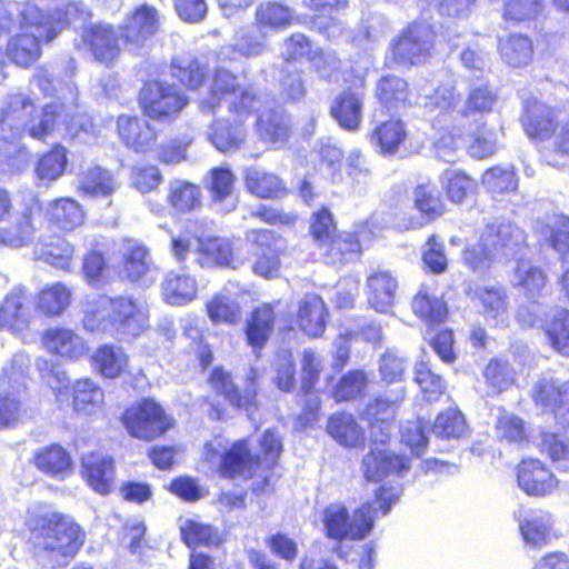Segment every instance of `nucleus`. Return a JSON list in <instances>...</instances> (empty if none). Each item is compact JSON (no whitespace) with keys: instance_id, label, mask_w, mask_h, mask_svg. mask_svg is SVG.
<instances>
[{"instance_id":"1","label":"nucleus","mask_w":569,"mask_h":569,"mask_svg":"<svg viewBox=\"0 0 569 569\" xmlns=\"http://www.w3.org/2000/svg\"><path fill=\"white\" fill-rule=\"evenodd\" d=\"M160 27L158 9L142 3L133 8L119 26L98 21L82 27L80 47L92 61L110 68L119 61L123 50L139 53L147 41L157 36Z\"/></svg>"},{"instance_id":"2","label":"nucleus","mask_w":569,"mask_h":569,"mask_svg":"<svg viewBox=\"0 0 569 569\" xmlns=\"http://www.w3.org/2000/svg\"><path fill=\"white\" fill-rule=\"evenodd\" d=\"M28 545L34 556L67 567L86 542V531L68 513L57 510H37L27 516Z\"/></svg>"},{"instance_id":"3","label":"nucleus","mask_w":569,"mask_h":569,"mask_svg":"<svg viewBox=\"0 0 569 569\" xmlns=\"http://www.w3.org/2000/svg\"><path fill=\"white\" fill-rule=\"evenodd\" d=\"M397 500L392 487L380 486L372 500L361 502L352 511L343 502H331L321 512L323 535L336 543L363 540L373 531L377 518L387 516Z\"/></svg>"},{"instance_id":"4","label":"nucleus","mask_w":569,"mask_h":569,"mask_svg":"<svg viewBox=\"0 0 569 569\" xmlns=\"http://www.w3.org/2000/svg\"><path fill=\"white\" fill-rule=\"evenodd\" d=\"M207 385L212 393L223 401H218L209 396L202 398L207 405V415L211 420L226 421L231 418L229 408L238 412L251 416L260 409L259 401V372L251 368L246 377L244 387L241 388L231 371L223 366L211 368L207 376Z\"/></svg>"},{"instance_id":"5","label":"nucleus","mask_w":569,"mask_h":569,"mask_svg":"<svg viewBox=\"0 0 569 569\" xmlns=\"http://www.w3.org/2000/svg\"><path fill=\"white\" fill-rule=\"evenodd\" d=\"M522 236V230L510 222L487 223L477 241L465 246L461 261L471 273L486 278L497 258L513 251Z\"/></svg>"},{"instance_id":"6","label":"nucleus","mask_w":569,"mask_h":569,"mask_svg":"<svg viewBox=\"0 0 569 569\" xmlns=\"http://www.w3.org/2000/svg\"><path fill=\"white\" fill-rule=\"evenodd\" d=\"M520 123L531 141H550L546 149L550 164L558 167L562 160L569 159V119L560 123L553 107L537 100L527 101Z\"/></svg>"},{"instance_id":"7","label":"nucleus","mask_w":569,"mask_h":569,"mask_svg":"<svg viewBox=\"0 0 569 569\" xmlns=\"http://www.w3.org/2000/svg\"><path fill=\"white\" fill-rule=\"evenodd\" d=\"M88 321L117 340L131 339L148 330L149 312L132 297H103Z\"/></svg>"},{"instance_id":"8","label":"nucleus","mask_w":569,"mask_h":569,"mask_svg":"<svg viewBox=\"0 0 569 569\" xmlns=\"http://www.w3.org/2000/svg\"><path fill=\"white\" fill-rule=\"evenodd\" d=\"M58 33L48 16L36 7H27L20 13L19 31L7 42V58L14 66L28 69L40 59L42 44L52 41Z\"/></svg>"},{"instance_id":"9","label":"nucleus","mask_w":569,"mask_h":569,"mask_svg":"<svg viewBox=\"0 0 569 569\" xmlns=\"http://www.w3.org/2000/svg\"><path fill=\"white\" fill-rule=\"evenodd\" d=\"M63 107L58 102H50L42 107L40 119L31 123L37 113V107L31 99L23 97L10 101L1 111L0 130L9 133L12 139L21 138L24 131L34 139L44 140L54 130Z\"/></svg>"},{"instance_id":"10","label":"nucleus","mask_w":569,"mask_h":569,"mask_svg":"<svg viewBox=\"0 0 569 569\" xmlns=\"http://www.w3.org/2000/svg\"><path fill=\"white\" fill-rule=\"evenodd\" d=\"M119 420L127 433L139 441L152 442L176 427V419L154 397L146 396L122 410Z\"/></svg>"},{"instance_id":"11","label":"nucleus","mask_w":569,"mask_h":569,"mask_svg":"<svg viewBox=\"0 0 569 569\" xmlns=\"http://www.w3.org/2000/svg\"><path fill=\"white\" fill-rule=\"evenodd\" d=\"M137 103L146 118L159 123H171L189 106L190 99L177 83L149 78L138 90Z\"/></svg>"},{"instance_id":"12","label":"nucleus","mask_w":569,"mask_h":569,"mask_svg":"<svg viewBox=\"0 0 569 569\" xmlns=\"http://www.w3.org/2000/svg\"><path fill=\"white\" fill-rule=\"evenodd\" d=\"M437 32L432 24L413 20L408 22L389 43L390 66L411 69L427 63L433 56Z\"/></svg>"},{"instance_id":"13","label":"nucleus","mask_w":569,"mask_h":569,"mask_svg":"<svg viewBox=\"0 0 569 569\" xmlns=\"http://www.w3.org/2000/svg\"><path fill=\"white\" fill-rule=\"evenodd\" d=\"M259 93L243 92L229 104L231 119L218 120L210 132L211 143L221 152L238 150L248 136V120L258 111Z\"/></svg>"},{"instance_id":"14","label":"nucleus","mask_w":569,"mask_h":569,"mask_svg":"<svg viewBox=\"0 0 569 569\" xmlns=\"http://www.w3.org/2000/svg\"><path fill=\"white\" fill-rule=\"evenodd\" d=\"M329 319V308L322 297L307 293L298 302L296 321L288 318L279 327V335L289 339L299 330L309 339H319L323 337Z\"/></svg>"},{"instance_id":"15","label":"nucleus","mask_w":569,"mask_h":569,"mask_svg":"<svg viewBox=\"0 0 569 569\" xmlns=\"http://www.w3.org/2000/svg\"><path fill=\"white\" fill-rule=\"evenodd\" d=\"M280 236L267 228H253L246 232L251 247L250 268L253 274L266 280L276 279L281 271L283 250L277 246Z\"/></svg>"},{"instance_id":"16","label":"nucleus","mask_w":569,"mask_h":569,"mask_svg":"<svg viewBox=\"0 0 569 569\" xmlns=\"http://www.w3.org/2000/svg\"><path fill=\"white\" fill-rule=\"evenodd\" d=\"M375 237L373 226L369 221H360L350 231H338L320 247L322 257L329 266H346L358 260L363 252L362 244L371 242Z\"/></svg>"},{"instance_id":"17","label":"nucleus","mask_w":569,"mask_h":569,"mask_svg":"<svg viewBox=\"0 0 569 569\" xmlns=\"http://www.w3.org/2000/svg\"><path fill=\"white\" fill-rule=\"evenodd\" d=\"M220 477L226 479L253 478L259 470V458L252 448L250 437L233 440L220 456L217 467Z\"/></svg>"},{"instance_id":"18","label":"nucleus","mask_w":569,"mask_h":569,"mask_svg":"<svg viewBox=\"0 0 569 569\" xmlns=\"http://www.w3.org/2000/svg\"><path fill=\"white\" fill-rule=\"evenodd\" d=\"M41 348L50 356L63 362H77L89 353L83 337L66 326H52L40 335Z\"/></svg>"},{"instance_id":"19","label":"nucleus","mask_w":569,"mask_h":569,"mask_svg":"<svg viewBox=\"0 0 569 569\" xmlns=\"http://www.w3.org/2000/svg\"><path fill=\"white\" fill-rule=\"evenodd\" d=\"M41 211V203L34 199L20 211L10 214L0 226V247L22 249L29 247L36 239V217Z\"/></svg>"},{"instance_id":"20","label":"nucleus","mask_w":569,"mask_h":569,"mask_svg":"<svg viewBox=\"0 0 569 569\" xmlns=\"http://www.w3.org/2000/svg\"><path fill=\"white\" fill-rule=\"evenodd\" d=\"M373 98L383 113H396L415 104L409 80L396 73H383L375 82Z\"/></svg>"},{"instance_id":"21","label":"nucleus","mask_w":569,"mask_h":569,"mask_svg":"<svg viewBox=\"0 0 569 569\" xmlns=\"http://www.w3.org/2000/svg\"><path fill=\"white\" fill-rule=\"evenodd\" d=\"M80 476L96 493L110 495L116 485V459L100 450L88 451L80 458Z\"/></svg>"},{"instance_id":"22","label":"nucleus","mask_w":569,"mask_h":569,"mask_svg":"<svg viewBox=\"0 0 569 569\" xmlns=\"http://www.w3.org/2000/svg\"><path fill=\"white\" fill-rule=\"evenodd\" d=\"M279 305L280 300L261 302L247 315L242 328L243 337L254 352H260L273 335L279 318Z\"/></svg>"},{"instance_id":"23","label":"nucleus","mask_w":569,"mask_h":569,"mask_svg":"<svg viewBox=\"0 0 569 569\" xmlns=\"http://www.w3.org/2000/svg\"><path fill=\"white\" fill-rule=\"evenodd\" d=\"M515 472L517 485L528 496L546 497L558 489L559 480L539 458H522L516 465Z\"/></svg>"},{"instance_id":"24","label":"nucleus","mask_w":569,"mask_h":569,"mask_svg":"<svg viewBox=\"0 0 569 569\" xmlns=\"http://www.w3.org/2000/svg\"><path fill=\"white\" fill-rule=\"evenodd\" d=\"M386 440L381 438V445L375 440L362 458V475L368 481H379L391 475H401L410 468V459L402 453L389 450L385 446Z\"/></svg>"},{"instance_id":"25","label":"nucleus","mask_w":569,"mask_h":569,"mask_svg":"<svg viewBox=\"0 0 569 569\" xmlns=\"http://www.w3.org/2000/svg\"><path fill=\"white\" fill-rule=\"evenodd\" d=\"M372 149L381 157L396 156L409 140V129L400 117L390 116L376 122L367 133Z\"/></svg>"},{"instance_id":"26","label":"nucleus","mask_w":569,"mask_h":569,"mask_svg":"<svg viewBox=\"0 0 569 569\" xmlns=\"http://www.w3.org/2000/svg\"><path fill=\"white\" fill-rule=\"evenodd\" d=\"M405 399V389L390 399L376 396L362 409L361 418L367 421L372 438L389 439L396 423L398 409Z\"/></svg>"},{"instance_id":"27","label":"nucleus","mask_w":569,"mask_h":569,"mask_svg":"<svg viewBox=\"0 0 569 569\" xmlns=\"http://www.w3.org/2000/svg\"><path fill=\"white\" fill-rule=\"evenodd\" d=\"M149 120L137 114L118 116L117 133L127 149L143 154L154 147L158 140V130Z\"/></svg>"},{"instance_id":"28","label":"nucleus","mask_w":569,"mask_h":569,"mask_svg":"<svg viewBox=\"0 0 569 569\" xmlns=\"http://www.w3.org/2000/svg\"><path fill=\"white\" fill-rule=\"evenodd\" d=\"M169 73L184 91H199L210 78L208 63L199 56L183 52L173 56L169 62Z\"/></svg>"},{"instance_id":"29","label":"nucleus","mask_w":569,"mask_h":569,"mask_svg":"<svg viewBox=\"0 0 569 569\" xmlns=\"http://www.w3.org/2000/svg\"><path fill=\"white\" fill-rule=\"evenodd\" d=\"M467 127V152L477 160L493 156L499 149V139L505 136L502 126H492L485 118L463 120Z\"/></svg>"},{"instance_id":"30","label":"nucleus","mask_w":569,"mask_h":569,"mask_svg":"<svg viewBox=\"0 0 569 569\" xmlns=\"http://www.w3.org/2000/svg\"><path fill=\"white\" fill-rule=\"evenodd\" d=\"M531 399L537 406L551 412L556 419L569 423V380L541 378L532 389Z\"/></svg>"},{"instance_id":"31","label":"nucleus","mask_w":569,"mask_h":569,"mask_svg":"<svg viewBox=\"0 0 569 569\" xmlns=\"http://www.w3.org/2000/svg\"><path fill=\"white\" fill-rule=\"evenodd\" d=\"M242 179L246 191L256 199L280 200L290 192L286 180L274 171L250 167Z\"/></svg>"},{"instance_id":"32","label":"nucleus","mask_w":569,"mask_h":569,"mask_svg":"<svg viewBox=\"0 0 569 569\" xmlns=\"http://www.w3.org/2000/svg\"><path fill=\"white\" fill-rule=\"evenodd\" d=\"M326 432L338 445L348 449H362L367 442L365 428L355 415L346 410L336 411L328 417Z\"/></svg>"},{"instance_id":"33","label":"nucleus","mask_w":569,"mask_h":569,"mask_svg":"<svg viewBox=\"0 0 569 569\" xmlns=\"http://www.w3.org/2000/svg\"><path fill=\"white\" fill-rule=\"evenodd\" d=\"M363 104L361 92L346 89L333 98L329 113L342 130L357 132L362 124Z\"/></svg>"},{"instance_id":"34","label":"nucleus","mask_w":569,"mask_h":569,"mask_svg":"<svg viewBox=\"0 0 569 569\" xmlns=\"http://www.w3.org/2000/svg\"><path fill=\"white\" fill-rule=\"evenodd\" d=\"M20 372V367L12 365L2 373L0 389V430L16 428L23 419L26 406L19 389L10 388L11 382Z\"/></svg>"},{"instance_id":"35","label":"nucleus","mask_w":569,"mask_h":569,"mask_svg":"<svg viewBox=\"0 0 569 569\" xmlns=\"http://www.w3.org/2000/svg\"><path fill=\"white\" fill-rule=\"evenodd\" d=\"M164 200L172 214L184 216L202 207L203 194L198 183L174 178L168 183Z\"/></svg>"},{"instance_id":"36","label":"nucleus","mask_w":569,"mask_h":569,"mask_svg":"<svg viewBox=\"0 0 569 569\" xmlns=\"http://www.w3.org/2000/svg\"><path fill=\"white\" fill-rule=\"evenodd\" d=\"M46 219L50 227L72 232L84 224L87 213L83 206L71 197H58L48 202Z\"/></svg>"},{"instance_id":"37","label":"nucleus","mask_w":569,"mask_h":569,"mask_svg":"<svg viewBox=\"0 0 569 569\" xmlns=\"http://www.w3.org/2000/svg\"><path fill=\"white\" fill-rule=\"evenodd\" d=\"M31 462L38 471L56 479L67 478L74 467L71 453L58 442L37 449Z\"/></svg>"},{"instance_id":"38","label":"nucleus","mask_w":569,"mask_h":569,"mask_svg":"<svg viewBox=\"0 0 569 569\" xmlns=\"http://www.w3.org/2000/svg\"><path fill=\"white\" fill-rule=\"evenodd\" d=\"M243 92H256L251 88H244L238 80V76L226 68H216L211 77L208 96L200 102L201 108L213 111L220 107L227 98L239 99Z\"/></svg>"},{"instance_id":"39","label":"nucleus","mask_w":569,"mask_h":569,"mask_svg":"<svg viewBox=\"0 0 569 569\" xmlns=\"http://www.w3.org/2000/svg\"><path fill=\"white\" fill-rule=\"evenodd\" d=\"M261 102L259 97L258 111L253 114V128L259 139L271 144L287 142L291 134L288 117L274 109L261 110Z\"/></svg>"},{"instance_id":"40","label":"nucleus","mask_w":569,"mask_h":569,"mask_svg":"<svg viewBox=\"0 0 569 569\" xmlns=\"http://www.w3.org/2000/svg\"><path fill=\"white\" fill-rule=\"evenodd\" d=\"M412 202L425 223H432L448 212L443 193L430 180L413 187Z\"/></svg>"},{"instance_id":"41","label":"nucleus","mask_w":569,"mask_h":569,"mask_svg":"<svg viewBox=\"0 0 569 569\" xmlns=\"http://www.w3.org/2000/svg\"><path fill=\"white\" fill-rule=\"evenodd\" d=\"M72 289L62 281L43 286L34 296V310L46 318L60 317L70 306Z\"/></svg>"},{"instance_id":"42","label":"nucleus","mask_w":569,"mask_h":569,"mask_svg":"<svg viewBox=\"0 0 569 569\" xmlns=\"http://www.w3.org/2000/svg\"><path fill=\"white\" fill-rule=\"evenodd\" d=\"M411 310L428 327L443 323L449 316L447 302L442 297L433 295L426 283H422L412 297Z\"/></svg>"},{"instance_id":"43","label":"nucleus","mask_w":569,"mask_h":569,"mask_svg":"<svg viewBox=\"0 0 569 569\" xmlns=\"http://www.w3.org/2000/svg\"><path fill=\"white\" fill-rule=\"evenodd\" d=\"M367 301L378 312H387L395 303L398 281L388 270H377L367 278Z\"/></svg>"},{"instance_id":"44","label":"nucleus","mask_w":569,"mask_h":569,"mask_svg":"<svg viewBox=\"0 0 569 569\" xmlns=\"http://www.w3.org/2000/svg\"><path fill=\"white\" fill-rule=\"evenodd\" d=\"M160 293L166 303L184 306L197 298V281L188 273L169 271L161 282Z\"/></svg>"},{"instance_id":"45","label":"nucleus","mask_w":569,"mask_h":569,"mask_svg":"<svg viewBox=\"0 0 569 569\" xmlns=\"http://www.w3.org/2000/svg\"><path fill=\"white\" fill-rule=\"evenodd\" d=\"M37 252L39 259L57 269L69 271L73 267L74 246L62 236L53 234L40 240Z\"/></svg>"},{"instance_id":"46","label":"nucleus","mask_w":569,"mask_h":569,"mask_svg":"<svg viewBox=\"0 0 569 569\" xmlns=\"http://www.w3.org/2000/svg\"><path fill=\"white\" fill-rule=\"evenodd\" d=\"M430 431L440 440H458L469 435V426L463 412L453 406L436 415Z\"/></svg>"},{"instance_id":"47","label":"nucleus","mask_w":569,"mask_h":569,"mask_svg":"<svg viewBox=\"0 0 569 569\" xmlns=\"http://www.w3.org/2000/svg\"><path fill=\"white\" fill-rule=\"evenodd\" d=\"M90 361L102 377L116 379L126 372L129 357L121 347L104 343L94 350Z\"/></svg>"},{"instance_id":"48","label":"nucleus","mask_w":569,"mask_h":569,"mask_svg":"<svg viewBox=\"0 0 569 569\" xmlns=\"http://www.w3.org/2000/svg\"><path fill=\"white\" fill-rule=\"evenodd\" d=\"M198 261L201 266H218L234 269L237 266L232 243L220 237H209L200 240Z\"/></svg>"},{"instance_id":"49","label":"nucleus","mask_w":569,"mask_h":569,"mask_svg":"<svg viewBox=\"0 0 569 569\" xmlns=\"http://www.w3.org/2000/svg\"><path fill=\"white\" fill-rule=\"evenodd\" d=\"M498 52L510 68H523L533 60L532 40L521 33H511L498 42Z\"/></svg>"},{"instance_id":"50","label":"nucleus","mask_w":569,"mask_h":569,"mask_svg":"<svg viewBox=\"0 0 569 569\" xmlns=\"http://www.w3.org/2000/svg\"><path fill=\"white\" fill-rule=\"evenodd\" d=\"M204 311L213 325L236 326L242 318L240 303L230 295L214 292L204 303Z\"/></svg>"},{"instance_id":"51","label":"nucleus","mask_w":569,"mask_h":569,"mask_svg":"<svg viewBox=\"0 0 569 569\" xmlns=\"http://www.w3.org/2000/svg\"><path fill=\"white\" fill-rule=\"evenodd\" d=\"M103 390L90 378H80L70 387L72 409L77 413L91 415L103 403Z\"/></svg>"},{"instance_id":"52","label":"nucleus","mask_w":569,"mask_h":569,"mask_svg":"<svg viewBox=\"0 0 569 569\" xmlns=\"http://www.w3.org/2000/svg\"><path fill=\"white\" fill-rule=\"evenodd\" d=\"M297 21L292 10L278 1H266L256 8L254 24L261 30L282 31Z\"/></svg>"},{"instance_id":"53","label":"nucleus","mask_w":569,"mask_h":569,"mask_svg":"<svg viewBox=\"0 0 569 569\" xmlns=\"http://www.w3.org/2000/svg\"><path fill=\"white\" fill-rule=\"evenodd\" d=\"M497 102V92L489 82H481L468 89L463 107L459 111L461 120L483 118Z\"/></svg>"},{"instance_id":"54","label":"nucleus","mask_w":569,"mask_h":569,"mask_svg":"<svg viewBox=\"0 0 569 569\" xmlns=\"http://www.w3.org/2000/svg\"><path fill=\"white\" fill-rule=\"evenodd\" d=\"M445 198L453 204H461L476 194L478 183L476 179L461 169H448L441 179Z\"/></svg>"},{"instance_id":"55","label":"nucleus","mask_w":569,"mask_h":569,"mask_svg":"<svg viewBox=\"0 0 569 569\" xmlns=\"http://www.w3.org/2000/svg\"><path fill=\"white\" fill-rule=\"evenodd\" d=\"M515 287L528 298L536 300L549 286L547 271L541 266L519 262L515 268Z\"/></svg>"},{"instance_id":"56","label":"nucleus","mask_w":569,"mask_h":569,"mask_svg":"<svg viewBox=\"0 0 569 569\" xmlns=\"http://www.w3.org/2000/svg\"><path fill=\"white\" fill-rule=\"evenodd\" d=\"M150 269L149 249L142 242L129 244L122 254L119 277L130 282L141 280Z\"/></svg>"},{"instance_id":"57","label":"nucleus","mask_w":569,"mask_h":569,"mask_svg":"<svg viewBox=\"0 0 569 569\" xmlns=\"http://www.w3.org/2000/svg\"><path fill=\"white\" fill-rule=\"evenodd\" d=\"M183 336L188 340L184 355L194 360L201 371H206L214 360V351L208 333L198 326L189 325L184 328Z\"/></svg>"},{"instance_id":"58","label":"nucleus","mask_w":569,"mask_h":569,"mask_svg":"<svg viewBox=\"0 0 569 569\" xmlns=\"http://www.w3.org/2000/svg\"><path fill=\"white\" fill-rule=\"evenodd\" d=\"M481 182L493 199L515 193L518 189V177L512 167L492 166L483 172Z\"/></svg>"},{"instance_id":"59","label":"nucleus","mask_w":569,"mask_h":569,"mask_svg":"<svg viewBox=\"0 0 569 569\" xmlns=\"http://www.w3.org/2000/svg\"><path fill=\"white\" fill-rule=\"evenodd\" d=\"M67 164L68 149L61 143H54L39 157L34 172L38 179L50 182L64 173Z\"/></svg>"},{"instance_id":"60","label":"nucleus","mask_w":569,"mask_h":569,"mask_svg":"<svg viewBox=\"0 0 569 569\" xmlns=\"http://www.w3.org/2000/svg\"><path fill=\"white\" fill-rule=\"evenodd\" d=\"M550 347L562 356H569V310L557 309L542 326Z\"/></svg>"},{"instance_id":"61","label":"nucleus","mask_w":569,"mask_h":569,"mask_svg":"<svg viewBox=\"0 0 569 569\" xmlns=\"http://www.w3.org/2000/svg\"><path fill=\"white\" fill-rule=\"evenodd\" d=\"M369 383L368 376L362 369H352L343 373L331 390L336 403L348 402L365 395Z\"/></svg>"},{"instance_id":"62","label":"nucleus","mask_w":569,"mask_h":569,"mask_svg":"<svg viewBox=\"0 0 569 569\" xmlns=\"http://www.w3.org/2000/svg\"><path fill=\"white\" fill-rule=\"evenodd\" d=\"M284 51L282 60L286 63H295L301 59L309 62L322 60L325 51L321 48L313 49L311 39L302 32H293L283 40Z\"/></svg>"},{"instance_id":"63","label":"nucleus","mask_w":569,"mask_h":569,"mask_svg":"<svg viewBox=\"0 0 569 569\" xmlns=\"http://www.w3.org/2000/svg\"><path fill=\"white\" fill-rule=\"evenodd\" d=\"M180 538L187 547L192 549L201 546H218L221 542L217 528L193 519H187L180 526Z\"/></svg>"},{"instance_id":"64","label":"nucleus","mask_w":569,"mask_h":569,"mask_svg":"<svg viewBox=\"0 0 569 569\" xmlns=\"http://www.w3.org/2000/svg\"><path fill=\"white\" fill-rule=\"evenodd\" d=\"M114 189L112 174L100 167L88 168L80 176L78 190L84 196L108 197Z\"/></svg>"}]
</instances>
